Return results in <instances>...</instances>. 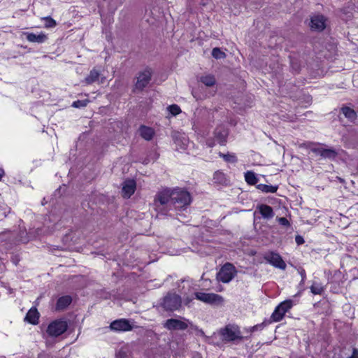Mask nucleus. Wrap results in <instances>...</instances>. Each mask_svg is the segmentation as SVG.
<instances>
[{"label": "nucleus", "mask_w": 358, "mask_h": 358, "mask_svg": "<svg viewBox=\"0 0 358 358\" xmlns=\"http://www.w3.org/2000/svg\"><path fill=\"white\" fill-rule=\"evenodd\" d=\"M192 202L190 193L182 188H166L157 192L155 196V209L162 215L171 210L176 213L186 210Z\"/></svg>", "instance_id": "f257e3e1"}, {"label": "nucleus", "mask_w": 358, "mask_h": 358, "mask_svg": "<svg viewBox=\"0 0 358 358\" xmlns=\"http://www.w3.org/2000/svg\"><path fill=\"white\" fill-rule=\"evenodd\" d=\"M182 304L181 296L176 293L169 292L160 303V306L166 311L178 310Z\"/></svg>", "instance_id": "f03ea898"}, {"label": "nucleus", "mask_w": 358, "mask_h": 358, "mask_svg": "<svg viewBox=\"0 0 358 358\" xmlns=\"http://www.w3.org/2000/svg\"><path fill=\"white\" fill-rule=\"evenodd\" d=\"M237 271L231 263H226L217 273V279L223 283H228L236 276Z\"/></svg>", "instance_id": "7ed1b4c3"}, {"label": "nucleus", "mask_w": 358, "mask_h": 358, "mask_svg": "<svg viewBox=\"0 0 358 358\" xmlns=\"http://www.w3.org/2000/svg\"><path fill=\"white\" fill-rule=\"evenodd\" d=\"M294 306V302L292 299H287L281 302L276 306L274 311L271 314V322H279L284 317L285 313L288 312Z\"/></svg>", "instance_id": "20e7f679"}, {"label": "nucleus", "mask_w": 358, "mask_h": 358, "mask_svg": "<svg viewBox=\"0 0 358 358\" xmlns=\"http://www.w3.org/2000/svg\"><path fill=\"white\" fill-rule=\"evenodd\" d=\"M68 328L67 322L64 320H56L52 322L47 328V333L51 337H57L64 334Z\"/></svg>", "instance_id": "39448f33"}, {"label": "nucleus", "mask_w": 358, "mask_h": 358, "mask_svg": "<svg viewBox=\"0 0 358 358\" xmlns=\"http://www.w3.org/2000/svg\"><path fill=\"white\" fill-rule=\"evenodd\" d=\"M195 299L208 304H220L223 302V298L214 293L196 292L194 293Z\"/></svg>", "instance_id": "423d86ee"}, {"label": "nucleus", "mask_w": 358, "mask_h": 358, "mask_svg": "<svg viewBox=\"0 0 358 358\" xmlns=\"http://www.w3.org/2000/svg\"><path fill=\"white\" fill-rule=\"evenodd\" d=\"M152 70L150 68H146L143 71L138 73L136 77V88L139 90H143L150 83L152 78Z\"/></svg>", "instance_id": "0eeeda50"}, {"label": "nucleus", "mask_w": 358, "mask_h": 358, "mask_svg": "<svg viewBox=\"0 0 358 358\" xmlns=\"http://www.w3.org/2000/svg\"><path fill=\"white\" fill-rule=\"evenodd\" d=\"M222 339L226 341H234L241 338L240 331L234 326L227 325L220 330Z\"/></svg>", "instance_id": "6e6552de"}, {"label": "nucleus", "mask_w": 358, "mask_h": 358, "mask_svg": "<svg viewBox=\"0 0 358 358\" xmlns=\"http://www.w3.org/2000/svg\"><path fill=\"white\" fill-rule=\"evenodd\" d=\"M110 328L114 331H129L132 330L133 326L129 320L119 319L112 322Z\"/></svg>", "instance_id": "1a4fd4ad"}, {"label": "nucleus", "mask_w": 358, "mask_h": 358, "mask_svg": "<svg viewBox=\"0 0 358 358\" xmlns=\"http://www.w3.org/2000/svg\"><path fill=\"white\" fill-rule=\"evenodd\" d=\"M264 259L266 262L276 268L282 270H285L286 268L287 265L285 262L278 253L273 252H269L265 255Z\"/></svg>", "instance_id": "9d476101"}, {"label": "nucleus", "mask_w": 358, "mask_h": 358, "mask_svg": "<svg viewBox=\"0 0 358 358\" xmlns=\"http://www.w3.org/2000/svg\"><path fill=\"white\" fill-rule=\"evenodd\" d=\"M164 327L168 330H185L188 327V324L185 321L178 319H168L163 324Z\"/></svg>", "instance_id": "9b49d317"}, {"label": "nucleus", "mask_w": 358, "mask_h": 358, "mask_svg": "<svg viewBox=\"0 0 358 358\" xmlns=\"http://www.w3.org/2000/svg\"><path fill=\"white\" fill-rule=\"evenodd\" d=\"M311 151L316 155L321 156L322 158L334 159H335L338 153L333 148H324L322 147L313 148Z\"/></svg>", "instance_id": "f8f14e48"}, {"label": "nucleus", "mask_w": 358, "mask_h": 358, "mask_svg": "<svg viewBox=\"0 0 358 358\" xmlns=\"http://www.w3.org/2000/svg\"><path fill=\"white\" fill-rule=\"evenodd\" d=\"M257 212H258L262 215V217L265 220H271L275 215V213L273 210V208L266 204L257 205L255 214H256Z\"/></svg>", "instance_id": "ddd939ff"}, {"label": "nucleus", "mask_w": 358, "mask_h": 358, "mask_svg": "<svg viewBox=\"0 0 358 358\" xmlns=\"http://www.w3.org/2000/svg\"><path fill=\"white\" fill-rule=\"evenodd\" d=\"M23 35L26 36V38L29 42L38 44L45 43L48 38V35L43 32H40L38 34L24 32Z\"/></svg>", "instance_id": "4468645a"}, {"label": "nucleus", "mask_w": 358, "mask_h": 358, "mask_svg": "<svg viewBox=\"0 0 358 358\" xmlns=\"http://www.w3.org/2000/svg\"><path fill=\"white\" fill-rule=\"evenodd\" d=\"M310 27L312 29L319 31L325 28V18L323 15H315L311 18Z\"/></svg>", "instance_id": "2eb2a0df"}, {"label": "nucleus", "mask_w": 358, "mask_h": 358, "mask_svg": "<svg viewBox=\"0 0 358 358\" xmlns=\"http://www.w3.org/2000/svg\"><path fill=\"white\" fill-rule=\"evenodd\" d=\"M136 182L134 180H127L124 182L122 194L124 198H129L136 190Z\"/></svg>", "instance_id": "dca6fc26"}, {"label": "nucleus", "mask_w": 358, "mask_h": 358, "mask_svg": "<svg viewBox=\"0 0 358 358\" xmlns=\"http://www.w3.org/2000/svg\"><path fill=\"white\" fill-rule=\"evenodd\" d=\"M213 182L217 185L227 186L230 181L223 172L217 171L213 174Z\"/></svg>", "instance_id": "f3484780"}, {"label": "nucleus", "mask_w": 358, "mask_h": 358, "mask_svg": "<svg viewBox=\"0 0 358 358\" xmlns=\"http://www.w3.org/2000/svg\"><path fill=\"white\" fill-rule=\"evenodd\" d=\"M71 302L72 298L71 296H62L57 299L55 308L59 311L63 310L66 309L71 303Z\"/></svg>", "instance_id": "a211bd4d"}, {"label": "nucleus", "mask_w": 358, "mask_h": 358, "mask_svg": "<svg viewBox=\"0 0 358 358\" xmlns=\"http://www.w3.org/2000/svg\"><path fill=\"white\" fill-rule=\"evenodd\" d=\"M139 135L146 141H150L154 135L155 131L152 128L141 125L138 129Z\"/></svg>", "instance_id": "6ab92c4d"}, {"label": "nucleus", "mask_w": 358, "mask_h": 358, "mask_svg": "<svg viewBox=\"0 0 358 358\" xmlns=\"http://www.w3.org/2000/svg\"><path fill=\"white\" fill-rule=\"evenodd\" d=\"M214 134L215 140L218 142V143L220 145L224 144L227 141L228 132L224 127L216 128Z\"/></svg>", "instance_id": "aec40b11"}, {"label": "nucleus", "mask_w": 358, "mask_h": 358, "mask_svg": "<svg viewBox=\"0 0 358 358\" xmlns=\"http://www.w3.org/2000/svg\"><path fill=\"white\" fill-rule=\"evenodd\" d=\"M39 319V313L36 308H31L26 315L25 320L32 324H37Z\"/></svg>", "instance_id": "412c9836"}, {"label": "nucleus", "mask_w": 358, "mask_h": 358, "mask_svg": "<svg viewBox=\"0 0 358 358\" xmlns=\"http://www.w3.org/2000/svg\"><path fill=\"white\" fill-rule=\"evenodd\" d=\"M257 188L264 193H275L278 189L277 185H268L265 184H259Z\"/></svg>", "instance_id": "4be33fe9"}, {"label": "nucleus", "mask_w": 358, "mask_h": 358, "mask_svg": "<svg viewBox=\"0 0 358 358\" xmlns=\"http://www.w3.org/2000/svg\"><path fill=\"white\" fill-rule=\"evenodd\" d=\"M99 72L96 69H92L90 74L85 78V82L87 85H90L94 82H96L99 77Z\"/></svg>", "instance_id": "5701e85b"}, {"label": "nucleus", "mask_w": 358, "mask_h": 358, "mask_svg": "<svg viewBox=\"0 0 358 358\" xmlns=\"http://www.w3.org/2000/svg\"><path fill=\"white\" fill-rule=\"evenodd\" d=\"M199 80L207 87H212L216 83L214 76L210 74L201 76Z\"/></svg>", "instance_id": "b1692460"}, {"label": "nucleus", "mask_w": 358, "mask_h": 358, "mask_svg": "<svg viewBox=\"0 0 358 358\" xmlns=\"http://www.w3.org/2000/svg\"><path fill=\"white\" fill-rule=\"evenodd\" d=\"M245 180L248 185H254L258 182L255 173L253 171H248L245 173Z\"/></svg>", "instance_id": "393cba45"}, {"label": "nucleus", "mask_w": 358, "mask_h": 358, "mask_svg": "<svg viewBox=\"0 0 358 358\" xmlns=\"http://www.w3.org/2000/svg\"><path fill=\"white\" fill-rule=\"evenodd\" d=\"M342 112L345 117L349 119L350 121H355L357 119V113L356 112L349 108V107H343L342 108Z\"/></svg>", "instance_id": "a878e982"}, {"label": "nucleus", "mask_w": 358, "mask_h": 358, "mask_svg": "<svg viewBox=\"0 0 358 358\" xmlns=\"http://www.w3.org/2000/svg\"><path fill=\"white\" fill-rule=\"evenodd\" d=\"M310 289L313 294L321 295L324 291V286L321 283L317 282H314L310 286Z\"/></svg>", "instance_id": "bb28decb"}, {"label": "nucleus", "mask_w": 358, "mask_h": 358, "mask_svg": "<svg viewBox=\"0 0 358 358\" xmlns=\"http://www.w3.org/2000/svg\"><path fill=\"white\" fill-rule=\"evenodd\" d=\"M212 56L217 59H224L226 57V54L220 48H215L212 50Z\"/></svg>", "instance_id": "cd10ccee"}, {"label": "nucleus", "mask_w": 358, "mask_h": 358, "mask_svg": "<svg viewBox=\"0 0 358 358\" xmlns=\"http://www.w3.org/2000/svg\"><path fill=\"white\" fill-rule=\"evenodd\" d=\"M220 156L224 159L227 162L235 163L237 162V158L235 155L233 154H223L220 153Z\"/></svg>", "instance_id": "c85d7f7f"}, {"label": "nucleus", "mask_w": 358, "mask_h": 358, "mask_svg": "<svg viewBox=\"0 0 358 358\" xmlns=\"http://www.w3.org/2000/svg\"><path fill=\"white\" fill-rule=\"evenodd\" d=\"M271 320H264L263 322L255 325L250 328V331L254 332L255 331L262 330L265 327H266L268 324H271Z\"/></svg>", "instance_id": "c756f323"}, {"label": "nucleus", "mask_w": 358, "mask_h": 358, "mask_svg": "<svg viewBox=\"0 0 358 358\" xmlns=\"http://www.w3.org/2000/svg\"><path fill=\"white\" fill-rule=\"evenodd\" d=\"M42 20L45 21V28H53L57 25L56 21L50 16L43 17Z\"/></svg>", "instance_id": "7c9ffc66"}, {"label": "nucleus", "mask_w": 358, "mask_h": 358, "mask_svg": "<svg viewBox=\"0 0 358 358\" xmlns=\"http://www.w3.org/2000/svg\"><path fill=\"white\" fill-rule=\"evenodd\" d=\"M89 102L90 101L88 99L77 100V101H75L73 102L71 106L76 108H84V107L87 106V105L88 104Z\"/></svg>", "instance_id": "2f4dec72"}, {"label": "nucleus", "mask_w": 358, "mask_h": 358, "mask_svg": "<svg viewBox=\"0 0 358 358\" xmlns=\"http://www.w3.org/2000/svg\"><path fill=\"white\" fill-rule=\"evenodd\" d=\"M169 113L176 116L181 113L180 108L177 104H172L167 108Z\"/></svg>", "instance_id": "473e14b6"}, {"label": "nucleus", "mask_w": 358, "mask_h": 358, "mask_svg": "<svg viewBox=\"0 0 358 358\" xmlns=\"http://www.w3.org/2000/svg\"><path fill=\"white\" fill-rule=\"evenodd\" d=\"M276 221L280 226L285 229L291 227L290 222L286 217H277Z\"/></svg>", "instance_id": "72a5a7b5"}, {"label": "nucleus", "mask_w": 358, "mask_h": 358, "mask_svg": "<svg viewBox=\"0 0 358 358\" xmlns=\"http://www.w3.org/2000/svg\"><path fill=\"white\" fill-rule=\"evenodd\" d=\"M13 234L10 231H5L0 233V242L10 241Z\"/></svg>", "instance_id": "f704fd0d"}, {"label": "nucleus", "mask_w": 358, "mask_h": 358, "mask_svg": "<svg viewBox=\"0 0 358 358\" xmlns=\"http://www.w3.org/2000/svg\"><path fill=\"white\" fill-rule=\"evenodd\" d=\"M299 274L301 275V279L306 280V271L302 268H299L297 269Z\"/></svg>", "instance_id": "c9c22d12"}, {"label": "nucleus", "mask_w": 358, "mask_h": 358, "mask_svg": "<svg viewBox=\"0 0 358 358\" xmlns=\"http://www.w3.org/2000/svg\"><path fill=\"white\" fill-rule=\"evenodd\" d=\"M295 241L297 245H301L304 243L303 238L301 236L297 235L295 237Z\"/></svg>", "instance_id": "e433bc0d"}, {"label": "nucleus", "mask_w": 358, "mask_h": 358, "mask_svg": "<svg viewBox=\"0 0 358 358\" xmlns=\"http://www.w3.org/2000/svg\"><path fill=\"white\" fill-rule=\"evenodd\" d=\"M193 299L189 296H187L184 299V303L186 306H189L190 303L192 301Z\"/></svg>", "instance_id": "4c0bfd02"}, {"label": "nucleus", "mask_w": 358, "mask_h": 358, "mask_svg": "<svg viewBox=\"0 0 358 358\" xmlns=\"http://www.w3.org/2000/svg\"><path fill=\"white\" fill-rule=\"evenodd\" d=\"M38 358H50L49 355H45V354H43V355H40L38 356Z\"/></svg>", "instance_id": "58836bf2"}, {"label": "nucleus", "mask_w": 358, "mask_h": 358, "mask_svg": "<svg viewBox=\"0 0 358 358\" xmlns=\"http://www.w3.org/2000/svg\"><path fill=\"white\" fill-rule=\"evenodd\" d=\"M305 280H303V279H301V281H300V282H299V285L300 287H303V285H304V284H305Z\"/></svg>", "instance_id": "ea45409f"}, {"label": "nucleus", "mask_w": 358, "mask_h": 358, "mask_svg": "<svg viewBox=\"0 0 358 358\" xmlns=\"http://www.w3.org/2000/svg\"><path fill=\"white\" fill-rule=\"evenodd\" d=\"M192 94L194 98H196V99H199V97L197 96V94L195 92L192 91Z\"/></svg>", "instance_id": "a19ab883"}, {"label": "nucleus", "mask_w": 358, "mask_h": 358, "mask_svg": "<svg viewBox=\"0 0 358 358\" xmlns=\"http://www.w3.org/2000/svg\"><path fill=\"white\" fill-rule=\"evenodd\" d=\"M18 259H17V257H15V258H13L12 259V262L15 264H17V262H18Z\"/></svg>", "instance_id": "79ce46f5"}, {"label": "nucleus", "mask_w": 358, "mask_h": 358, "mask_svg": "<svg viewBox=\"0 0 358 358\" xmlns=\"http://www.w3.org/2000/svg\"><path fill=\"white\" fill-rule=\"evenodd\" d=\"M2 176H3V175L0 173V180H1Z\"/></svg>", "instance_id": "37998d69"}, {"label": "nucleus", "mask_w": 358, "mask_h": 358, "mask_svg": "<svg viewBox=\"0 0 358 358\" xmlns=\"http://www.w3.org/2000/svg\"><path fill=\"white\" fill-rule=\"evenodd\" d=\"M199 358H201V357H199Z\"/></svg>", "instance_id": "c03bdc74"}]
</instances>
